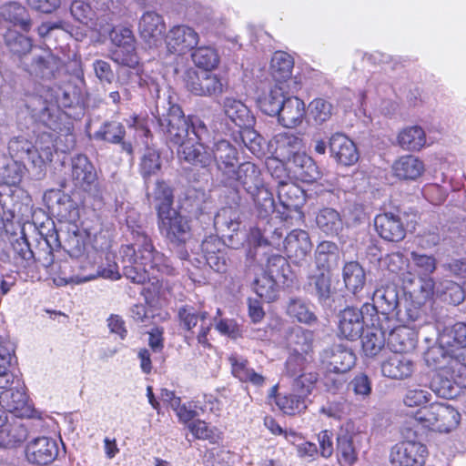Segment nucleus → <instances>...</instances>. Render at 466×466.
Instances as JSON below:
<instances>
[{
    "label": "nucleus",
    "instance_id": "obj_1",
    "mask_svg": "<svg viewBox=\"0 0 466 466\" xmlns=\"http://www.w3.org/2000/svg\"><path fill=\"white\" fill-rule=\"evenodd\" d=\"M26 108L33 117L53 131L38 134L33 145L35 155L31 157L35 167H41L51 162L55 151L66 152L74 147L72 123L66 113L60 112L52 102L48 104L39 97H31Z\"/></svg>",
    "mask_w": 466,
    "mask_h": 466
},
{
    "label": "nucleus",
    "instance_id": "obj_11",
    "mask_svg": "<svg viewBox=\"0 0 466 466\" xmlns=\"http://www.w3.org/2000/svg\"><path fill=\"white\" fill-rule=\"evenodd\" d=\"M263 183L259 168L249 161L237 165L230 175L221 182L225 187L234 189L242 186L248 194L258 190L259 187L263 186Z\"/></svg>",
    "mask_w": 466,
    "mask_h": 466
},
{
    "label": "nucleus",
    "instance_id": "obj_62",
    "mask_svg": "<svg viewBox=\"0 0 466 466\" xmlns=\"http://www.w3.org/2000/svg\"><path fill=\"white\" fill-rule=\"evenodd\" d=\"M309 114L317 124L328 121L333 114V106L323 98H315L309 105Z\"/></svg>",
    "mask_w": 466,
    "mask_h": 466
},
{
    "label": "nucleus",
    "instance_id": "obj_53",
    "mask_svg": "<svg viewBox=\"0 0 466 466\" xmlns=\"http://www.w3.org/2000/svg\"><path fill=\"white\" fill-rule=\"evenodd\" d=\"M435 410L438 417V422L436 423L438 431L448 432L460 423L461 414L453 407L441 403L440 408Z\"/></svg>",
    "mask_w": 466,
    "mask_h": 466
},
{
    "label": "nucleus",
    "instance_id": "obj_47",
    "mask_svg": "<svg viewBox=\"0 0 466 466\" xmlns=\"http://www.w3.org/2000/svg\"><path fill=\"white\" fill-rule=\"evenodd\" d=\"M398 143L404 150L419 151L426 145L425 132L418 126L404 128L398 136Z\"/></svg>",
    "mask_w": 466,
    "mask_h": 466
},
{
    "label": "nucleus",
    "instance_id": "obj_16",
    "mask_svg": "<svg viewBox=\"0 0 466 466\" xmlns=\"http://www.w3.org/2000/svg\"><path fill=\"white\" fill-rule=\"evenodd\" d=\"M0 407L17 417H29L43 420V414L31 410L27 404V396L24 389H8L0 391Z\"/></svg>",
    "mask_w": 466,
    "mask_h": 466
},
{
    "label": "nucleus",
    "instance_id": "obj_59",
    "mask_svg": "<svg viewBox=\"0 0 466 466\" xmlns=\"http://www.w3.org/2000/svg\"><path fill=\"white\" fill-rule=\"evenodd\" d=\"M264 273L267 274L268 276H271L278 281H280L282 279L284 282L289 279V262L281 255H272L268 258L266 270Z\"/></svg>",
    "mask_w": 466,
    "mask_h": 466
},
{
    "label": "nucleus",
    "instance_id": "obj_44",
    "mask_svg": "<svg viewBox=\"0 0 466 466\" xmlns=\"http://www.w3.org/2000/svg\"><path fill=\"white\" fill-rule=\"evenodd\" d=\"M456 380L451 375L450 364L441 369L431 381V389L441 398L452 399L459 393Z\"/></svg>",
    "mask_w": 466,
    "mask_h": 466
},
{
    "label": "nucleus",
    "instance_id": "obj_4",
    "mask_svg": "<svg viewBox=\"0 0 466 466\" xmlns=\"http://www.w3.org/2000/svg\"><path fill=\"white\" fill-rule=\"evenodd\" d=\"M180 154L184 161L202 168L215 163L220 183L238 164L237 148L226 139H218L208 148L201 145L187 147Z\"/></svg>",
    "mask_w": 466,
    "mask_h": 466
},
{
    "label": "nucleus",
    "instance_id": "obj_25",
    "mask_svg": "<svg viewBox=\"0 0 466 466\" xmlns=\"http://www.w3.org/2000/svg\"><path fill=\"white\" fill-rule=\"evenodd\" d=\"M329 147L331 156L344 166H351L359 159L354 142L342 133H335L330 137Z\"/></svg>",
    "mask_w": 466,
    "mask_h": 466
},
{
    "label": "nucleus",
    "instance_id": "obj_33",
    "mask_svg": "<svg viewBox=\"0 0 466 466\" xmlns=\"http://www.w3.org/2000/svg\"><path fill=\"white\" fill-rule=\"evenodd\" d=\"M66 248L69 256L78 260V268L83 271L96 264V250L87 249V246L80 235L75 233L70 236L66 240Z\"/></svg>",
    "mask_w": 466,
    "mask_h": 466
},
{
    "label": "nucleus",
    "instance_id": "obj_29",
    "mask_svg": "<svg viewBox=\"0 0 466 466\" xmlns=\"http://www.w3.org/2000/svg\"><path fill=\"white\" fill-rule=\"evenodd\" d=\"M31 97H39L44 101H47L48 104L52 102L60 112H63L61 107H71L79 103V94L76 87L71 85L56 89L48 88L42 95L29 96L25 101V106Z\"/></svg>",
    "mask_w": 466,
    "mask_h": 466
},
{
    "label": "nucleus",
    "instance_id": "obj_57",
    "mask_svg": "<svg viewBox=\"0 0 466 466\" xmlns=\"http://www.w3.org/2000/svg\"><path fill=\"white\" fill-rule=\"evenodd\" d=\"M261 217L277 213L278 204L273 199L272 193L263 185L253 193H249Z\"/></svg>",
    "mask_w": 466,
    "mask_h": 466
},
{
    "label": "nucleus",
    "instance_id": "obj_10",
    "mask_svg": "<svg viewBox=\"0 0 466 466\" xmlns=\"http://www.w3.org/2000/svg\"><path fill=\"white\" fill-rule=\"evenodd\" d=\"M272 176L279 179L277 214L281 220L287 221L292 218L293 213H299L302 190L297 185L288 182L285 173H272Z\"/></svg>",
    "mask_w": 466,
    "mask_h": 466
},
{
    "label": "nucleus",
    "instance_id": "obj_23",
    "mask_svg": "<svg viewBox=\"0 0 466 466\" xmlns=\"http://www.w3.org/2000/svg\"><path fill=\"white\" fill-rule=\"evenodd\" d=\"M312 243L309 233L302 229H294L284 239L287 256L297 265H301L310 253Z\"/></svg>",
    "mask_w": 466,
    "mask_h": 466
},
{
    "label": "nucleus",
    "instance_id": "obj_13",
    "mask_svg": "<svg viewBox=\"0 0 466 466\" xmlns=\"http://www.w3.org/2000/svg\"><path fill=\"white\" fill-rule=\"evenodd\" d=\"M377 325L371 320V316L364 312V305L360 309L348 307L339 314V334L347 339L355 340L359 339L363 331V326Z\"/></svg>",
    "mask_w": 466,
    "mask_h": 466
},
{
    "label": "nucleus",
    "instance_id": "obj_37",
    "mask_svg": "<svg viewBox=\"0 0 466 466\" xmlns=\"http://www.w3.org/2000/svg\"><path fill=\"white\" fill-rule=\"evenodd\" d=\"M0 423V448H13L23 442L27 437V430L16 420L5 417Z\"/></svg>",
    "mask_w": 466,
    "mask_h": 466
},
{
    "label": "nucleus",
    "instance_id": "obj_3",
    "mask_svg": "<svg viewBox=\"0 0 466 466\" xmlns=\"http://www.w3.org/2000/svg\"><path fill=\"white\" fill-rule=\"evenodd\" d=\"M313 333L300 329L294 335L293 348L285 362L284 373L293 378V388L312 393L318 381V373L312 370Z\"/></svg>",
    "mask_w": 466,
    "mask_h": 466
},
{
    "label": "nucleus",
    "instance_id": "obj_39",
    "mask_svg": "<svg viewBox=\"0 0 466 466\" xmlns=\"http://www.w3.org/2000/svg\"><path fill=\"white\" fill-rule=\"evenodd\" d=\"M289 92L294 90L289 85L285 86L275 83L269 92L258 99V107L264 114L277 116Z\"/></svg>",
    "mask_w": 466,
    "mask_h": 466
},
{
    "label": "nucleus",
    "instance_id": "obj_2",
    "mask_svg": "<svg viewBox=\"0 0 466 466\" xmlns=\"http://www.w3.org/2000/svg\"><path fill=\"white\" fill-rule=\"evenodd\" d=\"M135 242L123 248L124 275L136 284H144L159 275L172 276L176 268L163 253L153 246L151 238L145 233H134Z\"/></svg>",
    "mask_w": 466,
    "mask_h": 466
},
{
    "label": "nucleus",
    "instance_id": "obj_32",
    "mask_svg": "<svg viewBox=\"0 0 466 466\" xmlns=\"http://www.w3.org/2000/svg\"><path fill=\"white\" fill-rule=\"evenodd\" d=\"M125 127L118 121H106L96 131L92 137L96 140L110 144H120L123 152L132 156L133 147L130 142L124 141Z\"/></svg>",
    "mask_w": 466,
    "mask_h": 466
},
{
    "label": "nucleus",
    "instance_id": "obj_20",
    "mask_svg": "<svg viewBox=\"0 0 466 466\" xmlns=\"http://www.w3.org/2000/svg\"><path fill=\"white\" fill-rule=\"evenodd\" d=\"M208 312L198 311L195 308L185 306L179 309L178 318L181 327L191 331L200 321L199 331L197 335L198 342L203 346H208V334L213 326L210 319H208Z\"/></svg>",
    "mask_w": 466,
    "mask_h": 466
},
{
    "label": "nucleus",
    "instance_id": "obj_64",
    "mask_svg": "<svg viewBox=\"0 0 466 466\" xmlns=\"http://www.w3.org/2000/svg\"><path fill=\"white\" fill-rule=\"evenodd\" d=\"M410 259L414 264L419 276H430L436 269L437 261L433 256L412 251L410 253Z\"/></svg>",
    "mask_w": 466,
    "mask_h": 466
},
{
    "label": "nucleus",
    "instance_id": "obj_12",
    "mask_svg": "<svg viewBox=\"0 0 466 466\" xmlns=\"http://www.w3.org/2000/svg\"><path fill=\"white\" fill-rule=\"evenodd\" d=\"M268 147L279 161L275 173H285L282 162L291 160V157L303 148L302 137L291 132H280L276 134L269 141Z\"/></svg>",
    "mask_w": 466,
    "mask_h": 466
},
{
    "label": "nucleus",
    "instance_id": "obj_45",
    "mask_svg": "<svg viewBox=\"0 0 466 466\" xmlns=\"http://www.w3.org/2000/svg\"><path fill=\"white\" fill-rule=\"evenodd\" d=\"M224 115L237 127H244L251 125L253 118L247 106L240 100L226 97L223 101Z\"/></svg>",
    "mask_w": 466,
    "mask_h": 466
},
{
    "label": "nucleus",
    "instance_id": "obj_9",
    "mask_svg": "<svg viewBox=\"0 0 466 466\" xmlns=\"http://www.w3.org/2000/svg\"><path fill=\"white\" fill-rule=\"evenodd\" d=\"M110 39L116 46L111 51V59L116 64L135 68L139 59L136 53V40L133 32L126 26H116L110 32Z\"/></svg>",
    "mask_w": 466,
    "mask_h": 466
},
{
    "label": "nucleus",
    "instance_id": "obj_7",
    "mask_svg": "<svg viewBox=\"0 0 466 466\" xmlns=\"http://www.w3.org/2000/svg\"><path fill=\"white\" fill-rule=\"evenodd\" d=\"M158 218L160 232L173 244L181 245L191 238L189 219L175 208H162Z\"/></svg>",
    "mask_w": 466,
    "mask_h": 466
},
{
    "label": "nucleus",
    "instance_id": "obj_22",
    "mask_svg": "<svg viewBox=\"0 0 466 466\" xmlns=\"http://www.w3.org/2000/svg\"><path fill=\"white\" fill-rule=\"evenodd\" d=\"M58 454L56 441L48 437H38L28 442L25 455L30 463L45 465L52 462Z\"/></svg>",
    "mask_w": 466,
    "mask_h": 466
},
{
    "label": "nucleus",
    "instance_id": "obj_60",
    "mask_svg": "<svg viewBox=\"0 0 466 466\" xmlns=\"http://www.w3.org/2000/svg\"><path fill=\"white\" fill-rule=\"evenodd\" d=\"M161 167L159 153L154 148H147L141 157L140 173L147 183V179L156 175Z\"/></svg>",
    "mask_w": 466,
    "mask_h": 466
},
{
    "label": "nucleus",
    "instance_id": "obj_48",
    "mask_svg": "<svg viewBox=\"0 0 466 466\" xmlns=\"http://www.w3.org/2000/svg\"><path fill=\"white\" fill-rule=\"evenodd\" d=\"M71 268L72 265L69 261L56 263V271L50 272L54 275L53 280L56 286H66L70 283L80 284L93 280L94 275H76L71 272Z\"/></svg>",
    "mask_w": 466,
    "mask_h": 466
},
{
    "label": "nucleus",
    "instance_id": "obj_36",
    "mask_svg": "<svg viewBox=\"0 0 466 466\" xmlns=\"http://www.w3.org/2000/svg\"><path fill=\"white\" fill-rule=\"evenodd\" d=\"M293 66V58L289 54L282 51L276 52L270 64L271 75L275 83L285 86L289 85V87L293 85L295 88L296 82L291 78Z\"/></svg>",
    "mask_w": 466,
    "mask_h": 466
},
{
    "label": "nucleus",
    "instance_id": "obj_26",
    "mask_svg": "<svg viewBox=\"0 0 466 466\" xmlns=\"http://www.w3.org/2000/svg\"><path fill=\"white\" fill-rule=\"evenodd\" d=\"M62 66V61L48 52L35 54L30 64L25 65L26 71L35 77L51 79Z\"/></svg>",
    "mask_w": 466,
    "mask_h": 466
},
{
    "label": "nucleus",
    "instance_id": "obj_17",
    "mask_svg": "<svg viewBox=\"0 0 466 466\" xmlns=\"http://www.w3.org/2000/svg\"><path fill=\"white\" fill-rule=\"evenodd\" d=\"M323 367L330 372L344 373L355 364L354 353L342 345H334L325 349L319 356Z\"/></svg>",
    "mask_w": 466,
    "mask_h": 466
},
{
    "label": "nucleus",
    "instance_id": "obj_51",
    "mask_svg": "<svg viewBox=\"0 0 466 466\" xmlns=\"http://www.w3.org/2000/svg\"><path fill=\"white\" fill-rule=\"evenodd\" d=\"M343 280L346 288L357 293L362 289L365 284V272L362 267L356 261L346 263L343 268Z\"/></svg>",
    "mask_w": 466,
    "mask_h": 466
},
{
    "label": "nucleus",
    "instance_id": "obj_55",
    "mask_svg": "<svg viewBox=\"0 0 466 466\" xmlns=\"http://www.w3.org/2000/svg\"><path fill=\"white\" fill-rule=\"evenodd\" d=\"M338 246L331 241L320 242L315 251L316 268L330 270V263L338 258Z\"/></svg>",
    "mask_w": 466,
    "mask_h": 466
},
{
    "label": "nucleus",
    "instance_id": "obj_8",
    "mask_svg": "<svg viewBox=\"0 0 466 466\" xmlns=\"http://www.w3.org/2000/svg\"><path fill=\"white\" fill-rule=\"evenodd\" d=\"M214 227L232 248H238L243 244L245 234L239 231L240 214L236 207L220 208L214 218Z\"/></svg>",
    "mask_w": 466,
    "mask_h": 466
},
{
    "label": "nucleus",
    "instance_id": "obj_21",
    "mask_svg": "<svg viewBox=\"0 0 466 466\" xmlns=\"http://www.w3.org/2000/svg\"><path fill=\"white\" fill-rule=\"evenodd\" d=\"M388 347L396 353H407L416 348L418 342V329L414 326L400 325L390 328L387 332Z\"/></svg>",
    "mask_w": 466,
    "mask_h": 466
},
{
    "label": "nucleus",
    "instance_id": "obj_28",
    "mask_svg": "<svg viewBox=\"0 0 466 466\" xmlns=\"http://www.w3.org/2000/svg\"><path fill=\"white\" fill-rule=\"evenodd\" d=\"M72 179L75 185L85 191L91 190L96 183V172L85 155H77L72 159Z\"/></svg>",
    "mask_w": 466,
    "mask_h": 466
},
{
    "label": "nucleus",
    "instance_id": "obj_5",
    "mask_svg": "<svg viewBox=\"0 0 466 466\" xmlns=\"http://www.w3.org/2000/svg\"><path fill=\"white\" fill-rule=\"evenodd\" d=\"M157 123L169 143L179 146L177 155L183 160L181 152L187 147H195L190 137V117L186 118L180 106L171 105L167 113L157 117Z\"/></svg>",
    "mask_w": 466,
    "mask_h": 466
},
{
    "label": "nucleus",
    "instance_id": "obj_52",
    "mask_svg": "<svg viewBox=\"0 0 466 466\" xmlns=\"http://www.w3.org/2000/svg\"><path fill=\"white\" fill-rule=\"evenodd\" d=\"M25 167L20 162L10 159L0 167V184L15 187L22 181Z\"/></svg>",
    "mask_w": 466,
    "mask_h": 466
},
{
    "label": "nucleus",
    "instance_id": "obj_38",
    "mask_svg": "<svg viewBox=\"0 0 466 466\" xmlns=\"http://www.w3.org/2000/svg\"><path fill=\"white\" fill-rule=\"evenodd\" d=\"M368 328L361 339L362 350L366 356L373 357L383 349L390 324L380 322Z\"/></svg>",
    "mask_w": 466,
    "mask_h": 466
},
{
    "label": "nucleus",
    "instance_id": "obj_15",
    "mask_svg": "<svg viewBox=\"0 0 466 466\" xmlns=\"http://www.w3.org/2000/svg\"><path fill=\"white\" fill-rule=\"evenodd\" d=\"M226 86V81L209 71L199 74L192 71L187 75V87L196 96H218L224 92Z\"/></svg>",
    "mask_w": 466,
    "mask_h": 466
},
{
    "label": "nucleus",
    "instance_id": "obj_34",
    "mask_svg": "<svg viewBox=\"0 0 466 466\" xmlns=\"http://www.w3.org/2000/svg\"><path fill=\"white\" fill-rule=\"evenodd\" d=\"M203 399L204 404H202L201 400H198L183 405L180 403L177 405L174 410L176 411L179 420L188 422L196 417L200 416L208 410L210 412H217L219 410V403L212 395H205Z\"/></svg>",
    "mask_w": 466,
    "mask_h": 466
},
{
    "label": "nucleus",
    "instance_id": "obj_30",
    "mask_svg": "<svg viewBox=\"0 0 466 466\" xmlns=\"http://www.w3.org/2000/svg\"><path fill=\"white\" fill-rule=\"evenodd\" d=\"M225 245L220 239L215 237L206 238L201 245L202 252L207 264L217 272H226L228 268V258Z\"/></svg>",
    "mask_w": 466,
    "mask_h": 466
},
{
    "label": "nucleus",
    "instance_id": "obj_35",
    "mask_svg": "<svg viewBox=\"0 0 466 466\" xmlns=\"http://www.w3.org/2000/svg\"><path fill=\"white\" fill-rule=\"evenodd\" d=\"M413 370V361L401 353L395 352L381 363L382 375L392 380L407 379L411 376Z\"/></svg>",
    "mask_w": 466,
    "mask_h": 466
},
{
    "label": "nucleus",
    "instance_id": "obj_54",
    "mask_svg": "<svg viewBox=\"0 0 466 466\" xmlns=\"http://www.w3.org/2000/svg\"><path fill=\"white\" fill-rule=\"evenodd\" d=\"M287 313L299 322L310 325L317 321V317L310 309L309 305L301 299H290L287 307Z\"/></svg>",
    "mask_w": 466,
    "mask_h": 466
},
{
    "label": "nucleus",
    "instance_id": "obj_18",
    "mask_svg": "<svg viewBox=\"0 0 466 466\" xmlns=\"http://www.w3.org/2000/svg\"><path fill=\"white\" fill-rule=\"evenodd\" d=\"M199 41L198 34L190 26L181 25L173 26L166 36L168 51L183 55L192 50Z\"/></svg>",
    "mask_w": 466,
    "mask_h": 466
},
{
    "label": "nucleus",
    "instance_id": "obj_27",
    "mask_svg": "<svg viewBox=\"0 0 466 466\" xmlns=\"http://www.w3.org/2000/svg\"><path fill=\"white\" fill-rule=\"evenodd\" d=\"M443 354L452 356L466 346V324L458 322L445 328L438 338Z\"/></svg>",
    "mask_w": 466,
    "mask_h": 466
},
{
    "label": "nucleus",
    "instance_id": "obj_42",
    "mask_svg": "<svg viewBox=\"0 0 466 466\" xmlns=\"http://www.w3.org/2000/svg\"><path fill=\"white\" fill-rule=\"evenodd\" d=\"M310 394L303 390H297L292 387V392L277 397L276 404L285 414H299L308 408Z\"/></svg>",
    "mask_w": 466,
    "mask_h": 466
},
{
    "label": "nucleus",
    "instance_id": "obj_14",
    "mask_svg": "<svg viewBox=\"0 0 466 466\" xmlns=\"http://www.w3.org/2000/svg\"><path fill=\"white\" fill-rule=\"evenodd\" d=\"M427 457L426 445L414 441L397 443L390 451V462L394 466H424Z\"/></svg>",
    "mask_w": 466,
    "mask_h": 466
},
{
    "label": "nucleus",
    "instance_id": "obj_24",
    "mask_svg": "<svg viewBox=\"0 0 466 466\" xmlns=\"http://www.w3.org/2000/svg\"><path fill=\"white\" fill-rule=\"evenodd\" d=\"M138 30L141 37L149 46H157L163 40L166 24L160 15L147 11L140 17Z\"/></svg>",
    "mask_w": 466,
    "mask_h": 466
},
{
    "label": "nucleus",
    "instance_id": "obj_6",
    "mask_svg": "<svg viewBox=\"0 0 466 466\" xmlns=\"http://www.w3.org/2000/svg\"><path fill=\"white\" fill-rule=\"evenodd\" d=\"M399 306V291L394 284L381 285L372 295V303L364 304V312L377 324H390Z\"/></svg>",
    "mask_w": 466,
    "mask_h": 466
},
{
    "label": "nucleus",
    "instance_id": "obj_46",
    "mask_svg": "<svg viewBox=\"0 0 466 466\" xmlns=\"http://www.w3.org/2000/svg\"><path fill=\"white\" fill-rule=\"evenodd\" d=\"M316 224L320 231L327 236H338L343 229V219L334 208H324L316 215Z\"/></svg>",
    "mask_w": 466,
    "mask_h": 466
},
{
    "label": "nucleus",
    "instance_id": "obj_41",
    "mask_svg": "<svg viewBox=\"0 0 466 466\" xmlns=\"http://www.w3.org/2000/svg\"><path fill=\"white\" fill-rule=\"evenodd\" d=\"M425 170L423 162L417 157H400L392 165L393 175L402 180H416Z\"/></svg>",
    "mask_w": 466,
    "mask_h": 466
},
{
    "label": "nucleus",
    "instance_id": "obj_56",
    "mask_svg": "<svg viewBox=\"0 0 466 466\" xmlns=\"http://www.w3.org/2000/svg\"><path fill=\"white\" fill-rule=\"evenodd\" d=\"M192 61L196 66L210 71L217 67L219 58L217 51L210 46H199L191 54Z\"/></svg>",
    "mask_w": 466,
    "mask_h": 466
},
{
    "label": "nucleus",
    "instance_id": "obj_61",
    "mask_svg": "<svg viewBox=\"0 0 466 466\" xmlns=\"http://www.w3.org/2000/svg\"><path fill=\"white\" fill-rule=\"evenodd\" d=\"M5 40L9 50L18 56L25 55L32 48L31 39L15 31H8Z\"/></svg>",
    "mask_w": 466,
    "mask_h": 466
},
{
    "label": "nucleus",
    "instance_id": "obj_43",
    "mask_svg": "<svg viewBox=\"0 0 466 466\" xmlns=\"http://www.w3.org/2000/svg\"><path fill=\"white\" fill-rule=\"evenodd\" d=\"M229 362L233 376L241 382L250 383L255 387H262L265 384L266 378L256 372L246 359L232 355L229 357Z\"/></svg>",
    "mask_w": 466,
    "mask_h": 466
},
{
    "label": "nucleus",
    "instance_id": "obj_19",
    "mask_svg": "<svg viewBox=\"0 0 466 466\" xmlns=\"http://www.w3.org/2000/svg\"><path fill=\"white\" fill-rule=\"evenodd\" d=\"M374 227L379 236L386 241L399 242L406 236V228L399 214L382 212L374 218Z\"/></svg>",
    "mask_w": 466,
    "mask_h": 466
},
{
    "label": "nucleus",
    "instance_id": "obj_63",
    "mask_svg": "<svg viewBox=\"0 0 466 466\" xmlns=\"http://www.w3.org/2000/svg\"><path fill=\"white\" fill-rule=\"evenodd\" d=\"M58 215L70 223H76L79 218L77 204L68 196H59L57 198Z\"/></svg>",
    "mask_w": 466,
    "mask_h": 466
},
{
    "label": "nucleus",
    "instance_id": "obj_40",
    "mask_svg": "<svg viewBox=\"0 0 466 466\" xmlns=\"http://www.w3.org/2000/svg\"><path fill=\"white\" fill-rule=\"evenodd\" d=\"M305 288L317 296L319 301L328 299L331 293L330 270L316 268L309 273Z\"/></svg>",
    "mask_w": 466,
    "mask_h": 466
},
{
    "label": "nucleus",
    "instance_id": "obj_58",
    "mask_svg": "<svg viewBox=\"0 0 466 466\" xmlns=\"http://www.w3.org/2000/svg\"><path fill=\"white\" fill-rule=\"evenodd\" d=\"M279 281L271 276L263 273L260 277L257 278L253 283V289L256 294L265 301L270 302L278 297L277 283Z\"/></svg>",
    "mask_w": 466,
    "mask_h": 466
},
{
    "label": "nucleus",
    "instance_id": "obj_50",
    "mask_svg": "<svg viewBox=\"0 0 466 466\" xmlns=\"http://www.w3.org/2000/svg\"><path fill=\"white\" fill-rule=\"evenodd\" d=\"M0 16L15 25H18L25 32L31 28V20L27 17L25 8L17 3H10L3 6Z\"/></svg>",
    "mask_w": 466,
    "mask_h": 466
},
{
    "label": "nucleus",
    "instance_id": "obj_49",
    "mask_svg": "<svg viewBox=\"0 0 466 466\" xmlns=\"http://www.w3.org/2000/svg\"><path fill=\"white\" fill-rule=\"evenodd\" d=\"M352 427L353 424L351 422H347L345 429H341L337 438L339 460L350 465L353 464L357 460V452L353 446V436L349 433V430Z\"/></svg>",
    "mask_w": 466,
    "mask_h": 466
},
{
    "label": "nucleus",
    "instance_id": "obj_31",
    "mask_svg": "<svg viewBox=\"0 0 466 466\" xmlns=\"http://www.w3.org/2000/svg\"><path fill=\"white\" fill-rule=\"evenodd\" d=\"M306 116V106L303 100L298 96H287L278 114V121L288 128L299 126Z\"/></svg>",
    "mask_w": 466,
    "mask_h": 466
}]
</instances>
